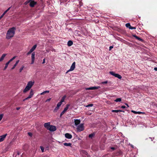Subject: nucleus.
<instances>
[{
  "label": "nucleus",
  "instance_id": "1",
  "mask_svg": "<svg viewBox=\"0 0 157 157\" xmlns=\"http://www.w3.org/2000/svg\"><path fill=\"white\" fill-rule=\"evenodd\" d=\"M16 30V29L15 27H13L9 29L6 34V38L9 39L13 37L15 34Z\"/></svg>",
  "mask_w": 157,
  "mask_h": 157
},
{
  "label": "nucleus",
  "instance_id": "2",
  "mask_svg": "<svg viewBox=\"0 0 157 157\" xmlns=\"http://www.w3.org/2000/svg\"><path fill=\"white\" fill-rule=\"evenodd\" d=\"M109 73L112 75L116 77L117 78L119 79H121L122 78V77L120 75L117 74H116L113 71H110L109 72Z\"/></svg>",
  "mask_w": 157,
  "mask_h": 157
},
{
  "label": "nucleus",
  "instance_id": "3",
  "mask_svg": "<svg viewBox=\"0 0 157 157\" xmlns=\"http://www.w3.org/2000/svg\"><path fill=\"white\" fill-rule=\"evenodd\" d=\"M77 129L78 131L81 132L84 130V126L83 124H81L78 125L77 127Z\"/></svg>",
  "mask_w": 157,
  "mask_h": 157
},
{
  "label": "nucleus",
  "instance_id": "4",
  "mask_svg": "<svg viewBox=\"0 0 157 157\" xmlns=\"http://www.w3.org/2000/svg\"><path fill=\"white\" fill-rule=\"evenodd\" d=\"M75 62H74L72 63L71 66V67L70 69L67 71V73L69 71H73L75 68Z\"/></svg>",
  "mask_w": 157,
  "mask_h": 157
},
{
  "label": "nucleus",
  "instance_id": "5",
  "mask_svg": "<svg viewBox=\"0 0 157 157\" xmlns=\"http://www.w3.org/2000/svg\"><path fill=\"white\" fill-rule=\"evenodd\" d=\"M48 130H49L50 131L53 132L55 131L56 130V128L55 126L51 125Z\"/></svg>",
  "mask_w": 157,
  "mask_h": 157
},
{
  "label": "nucleus",
  "instance_id": "6",
  "mask_svg": "<svg viewBox=\"0 0 157 157\" xmlns=\"http://www.w3.org/2000/svg\"><path fill=\"white\" fill-rule=\"evenodd\" d=\"M34 83V82H32V81H30L28 82L27 85L26 86L30 88L32 87Z\"/></svg>",
  "mask_w": 157,
  "mask_h": 157
},
{
  "label": "nucleus",
  "instance_id": "7",
  "mask_svg": "<svg viewBox=\"0 0 157 157\" xmlns=\"http://www.w3.org/2000/svg\"><path fill=\"white\" fill-rule=\"evenodd\" d=\"M37 4V2L35 1H30L29 6L31 7H33Z\"/></svg>",
  "mask_w": 157,
  "mask_h": 157
},
{
  "label": "nucleus",
  "instance_id": "8",
  "mask_svg": "<svg viewBox=\"0 0 157 157\" xmlns=\"http://www.w3.org/2000/svg\"><path fill=\"white\" fill-rule=\"evenodd\" d=\"M35 53L34 52H33L31 56V59H32V61L31 64H33L35 60Z\"/></svg>",
  "mask_w": 157,
  "mask_h": 157
},
{
  "label": "nucleus",
  "instance_id": "9",
  "mask_svg": "<svg viewBox=\"0 0 157 157\" xmlns=\"http://www.w3.org/2000/svg\"><path fill=\"white\" fill-rule=\"evenodd\" d=\"M100 87L99 86H93L92 87H90L89 88H86V90H93L98 89L100 88Z\"/></svg>",
  "mask_w": 157,
  "mask_h": 157
},
{
  "label": "nucleus",
  "instance_id": "10",
  "mask_svg": "<svg viewBox=\"0 0 157 157\" xmlns=\"http://www.w3.org/2000/svg\"><path fill=\"white\" fill-rule=\"evenodd\" d=\"M50 123L49 122L45 123L44 124V127L47 128L48 130L49 127H50Z\"/></svg>",
  "mask_w": 157,
  "mask_h": 157
},
{
  "label": "nucleus",
  "instance_id": "11",
  "mask_svg": "<svg viewBox=\"0 0 157 157\" xmlns=\"http://www.w3.org/2000/svg\"><path fill=\"white\" fill-rule=\"evenodd\" d=\"M133 36L136 38V39L138 40H139L143 42H144V40L140 38V37H138V36H137L136 35H133Z\"/></svg>",
  "mask_w": 157,
  "mask_h": 157
},
{
  "label": "nucleus",
  "instance_id": "12",
  "mask_svg": "<svg viewBox=\"0 0 157 157\" xmlns=\"http://www.w3.org/2000/svg\"><path fill=\"white\" fill-rule=\"evenodd\" d=\"M133 36L136 38V39L138 40H139L143 42H144V40L140 38V37H138V36H137L136 35H133Z\"/></svg>",
  "mask_w": 157,
  "mask_h": 157
},
{
  "label": "nucleus",
  "instance_id": "13",
  "mask_svg": "<svg viewBox=\"0 0 157 157\" xmlns=\"http://www.w3.org/2000/svg\"><path fill=\"white\" fill-rule=\"evenodd\" d=\"M61 104H62L59 102L58 103L56 107L54 109V111L55 112H56L58 110L59 108V107L60 106Z\"/></svg>",
  "mask_w": 157,
  "mask_h": 157
},
{
  "label": "nucleus",
  "instance_id": "14",
  "mask_svg": "<svg viewBox=\"0 0 157 157\" xmlns=\"http://www.w3.org/2000/svg\"><path fill=\"white\" fill-rule=\"evenodd\" d=\"M65 136L66 138L67 139H70L72 137L71 135L69 134V133H66L65 134Z\"/></svg>",
  "mask_w": 157,
  "mask_h": 157
},
{
  "label": "nucleus",
  "instance_id": "15",
  "mask_svg": "<svg viewBox=\"0 0 157 157\" xmlns=\"http://www.w3.org/2000/svg\"><path fill=\"white\" fill-rule=\"evenodd\" d=\"M7 135V134H5L4 135L2 136H1V138H0V142H2L4 140L5 138L6 137Z\"/></svg>",
  "mask_w": 157,
  "mask_h": 157
},
{
  "label": "nucleus",
  "instance_id": "16",
  "mask_svg": "<svg viewBox=\"0 0 157 157\" xmlns=\"http://www.w3.org/2000/svg\"><path fill=\"white\" fill-rule=\"evenodd\" d=\"M80 153L82 155L83 157L84 156L86 155L88 153L86 151L84 150H81L80 151Z\"/></svg>",
  "mask_w": 157,
  "mask_h": 157
},
{
  "label": "nucleus",
  "instance_id": "17",
  "mask_svg": "<svg viewBox=\"0 0 157 157\" xmlns=\"http://www.w3.org/2000/svg\"><path fill=\"white\" fill-rule=\"evenodd\" d=\"M75 125H77L79 124L80 122V121L78 119H75Z\"/></svg>",
  "mask_w": 157,
  "mask_h": 157
},
{
  "label": "nucleus",
  "instance_id": "18",
  "mask_svg": "<svg viewBox=\"0 0 157 157\" xmlns=\"http://www.w3.org/2000/svg\"><path fill=\"white\" fill-rule=\"evenodd\" d=\"M30 88H29V87H28L27 86H26L25 88V89L23 91V92L24 93H26L27 91H28V90H30Z\"/></svg>",
  "mask_w": 157,
  "mask_h": 157
},
{
  "label": "nucleus",
  "instance_id": "19",
  "mask_svg": "<svg viewBox=\"0 0 157 157\" xmlns=\"http://www.w3.org/2000/svg\"><path fill=\"white\" fill-rule=\"evenodd\" d=\"M132 112L134 113L135 114H144V113L141 112H136L134 110H132Z\"/></svg>",
  "mask_w": 157,
  "mask_h": 157
},
{
  "label": "nucleus",
  "instance_id": "20",
  "mask_svg": "<svg viewBox=\"0 0 157 157\" xmlns=\"http://www.w3.org/2000/svg\"><path fill=\"white\" fill-rule=\"evenodd\" d=\"M6 55V54H3L2 55L0 58V62L2 61L4 59Z\"/></svg>",
  "mask_w": 157,
  "mask_h": 157
},
{
  "label": "nucleus",
  "instance_id": "21",
  "mask_svg": "<svg viewBox=\"0 0 157 157\" xmlns=\"http://www.w3.org/2000/svg\"><path fill=\"white\" fill-rule=\"evenodd\" d=\"M34 94L33 93V89H31L30 92V94L29 95V97H30V98H31L32 96H33V95Z\"/></svg>",
  "mask_w": 157,
  "mask_h": 157
},
{
  "label": "nucleus",
  "instance_id": "22",
  "mask_svg": "<svg viewBox=\"0 0 157 157\" xmlns=\"http://www.w3.org/2000/svg\"><path fill=\"white\" fill-rule=\"evenodd\" d=\"M70 105L68 104L66 105V107L64 108L63 111L65 112L67 111V110L69 108V107L70 106Z\"/></svg>",
  "mask_w": 157,
  "mask_h": 157
},
{
  "label": "nucleus",
  "instance_id": "23",
  "mask_svg": "<svg viewBox=\"0 0 157 157\" xmlns=\"http://www.w3.org/2000/svg\"><path fill=\"white\" fill-rule=\"evenodd\" d=\"M95 133H91L89 135V137L91 139H92L95 136Z\"/></svg>",
  "mask_w": 157,
  "mask_h": 157
},
{
  "label": "nucleus",
  "instance_id": "24",
  "mask_svg": "<svg viewBox=\"0 0 157 157\" xmlns=\"http://www.w3.org/2000/svg\"><path fill=\"white\" fill-rule=\"evenodd\" d=\"M73 44V42L71 40H69L67 42V45L68 46H71Z\"/></svg>",
  "mask_w": 157,
  "mask_h": 157
},
{
  "label": "nucleus",
  "instance_id": "25",
  "mask_svg": "<svg viewBox=\"0 0 157 157\" xmlns=\"http://www.w3.org/2000/svg\"><path fill=\"white\" fill-rule=\"evenodd\" d=\"M66 97V96H63L62 98V99H61V100L60 101V102H59L62 104V103L64 101Z\"/></svg>",
  "mask_w": 157,
  "mask_h": 157
},
{
  "label": "nucleus",
  "instance_id": "26",
  "mask_svg": "<svg viewBox=\"0 0 157 157\" xmlns=\"http://www.w3.org/2000/svg\"><path fill=\"white\" fill-rule=\"evenodd\" d=\"M63 145L66 146H70L71 147V144L70 143H64Z\"/></svg>",
  "mask_w": 157,
  "mask_h": 157
},
{
  "label": "nucleus",
  "instance_id": "27",
  "mask_svg": "<svg viewBox=\"0 0 157 157\" xmlns=\"http://www.w3.org/2000/svg\"><path fill=\"white\" fill-rule=\"evenodd\" d=\"M36 47V45L35 44L32 47L30 50L33 52L35 49Z\"/></svg>",
  "mask_w": 157,
  "mask_h": 157
},
{
  "label": "nucleus",
  "instance_id": "28",
  "mask_svg": "<svg viewBox=\"0 0 157 157\" xmlns=\"http://www.w3.org/2000/svg\"><path fill=\"white\" fill-rule=\"evenodd\" d=\"M9 63H10L9 62H8V61L6 63V64H5V66L4 68V70H5L7 68V67L8 66V65Z\"/></svg>",
  "mask_w": 157,
  "mask_h": 157
},
{
  "label": "nucleus",
  "instance_id": "29",
  "mask_svg": "<svg viewBox=\"0 0 157 157\" xmlns=\"http://www.w3.org/2000/svg\"><path fill=\"white\" fill-rule=\"evenodd\" d=\"M121 98H117L116 100H115V101L116 102H120L121 101Z\"/></svg>",
  "mask_w": 157,
  "mask_h": 157
},
{
  "label": "nucleus",
  "instance_id": "30",
  "mask_svg": "<svg viewBox=\"0 0 157 157\" xmlns=\"http://www.w3.org/2000/svg\"><path fill=\"white\" fill-rule=\"evenodd\" d=\"M125 26L127 27L130 29V28L131 27V25L130 23H128L125 24Z\"/></svg>",
  "mask_w": 157,
  "mask_h": 157
},
{
  "label": "nucleus",
  "instance_id": "31",
  "mask_svg": "<svg viewBox=\"0 0 157 157\" xmlns=\"http://www.w3.org/2000/svg\"><path fill=\"white\" fill-rule=\"evenodd\" d=\"M16 56H14L13 57L12 59H10L9 61H8V62H9L10 63L15 58H16Z\"/></svg>",
  "mask_w": 157,
  "mask_h": 157
},
{
  "label": "nucleus",
  "instance_id": "32",
  "mask_svg": "<svg viewBox=\"0 0 157 157\" xmlns=\"http://www.w3.org/2000/svg\"><path fill=\"white\" fill-rule=\"evenodd\" d=\"M120 112L119 110H112V112L113 113H118V112Z\"/></svg>",
  "mask_w": 157,
  "mask_h": 157
},
{
  "label": "nucleus",
  "instance_id": "33",
  "mask_svg": "<svg viewBox=\"0 0 157 157\" xmlns=\"http://www.w3.org/2000/svg\"><path fill=\"white\" fill-rule=\"evenodd\" d=\"M11 7L9 8L6 10L3 13L4 14H5L10 9Z\"/></svg>",
  "mask_w": 157,
  "mask_h": 157
},
{
  "label": "nucleus",
  "instance_id": "34",
  "mask_svg": "<svg viewBox=\"0 0 157 157\" xmlns=\"http://www.w3.org/2000/svg\"><path fill=\"white\" fill-rule=\"evenodd\" d=\"M65 113V112L63 111L61 113L60 115V117H61L63 115L64 113Z\"/></svg>",
  "mask_w": 157,
  "mask_h": 157
},
{
  "label": "nucleus",
  "instance_id": "35",
  "mask_svg": "<svg viewBox=\"0 0 157 157\" xmlns=\"http://www.w3.org/2000/svg\"><path fill=\"white\" fill-rule=\"evenodd\" d=\"M93 104H89L86 106V107H92L93 106Z\"/></svg>",
  "mask_w": 157,
  "mask_h": 157
},
{
  "label": "nucleus",
  "instance_id": "36",
  "mask_svg": "<svg viewBox=\"0 0 157 157\" xmlns=\"http://www.w3.org/2000/svg\"><path fill=\"white\" fill-rule=\"evenodd\" d=\"M24 67V66H23L21 67V68H20L19 70V71L20 72H21L22 71Z\"/></svg>",
  "mask_w": 157,
  "mask_h": 157
},
{
  "label": "nucleus",
  "instance_id": "37",
  "mask_svg": "<svg viewBox=\"0 0 157 157\" xmlns=\"http://www.w3.org/2000/svg\"><path fill=\"white\" fill-rule=\"evenodd\" d=\"M3 117V114H2L0 115V121L2 119Z\"/></svg>",
  "mask_w": 157,
  "mask_h": 157
},
{
  "label": "nucleus",
  "instance_id": "38",
  "mask_svg": "<svg viewBox=\"0 0 157 157\" xmlns=\"http://www.w3.org/2000/svg\"><path fill=\"white\" fill-rule=\"evenodd\" d=\"M30 1L29 0H28L25 2V5H26L29 3H30Z\"/></svg>",
  "mask_w": 157,
  "mask_h": 157
},
{
  "label": "nucleus",
  "instance_id": "39",
  "mask_svg": "<svg viewBox=\"0 0 157 157\" xmlns=\"http://www.w3.org/2000/svg\"><path fill=\"white\" fill-rule=\"evenodd\" d=\"M40 148L41 150L42 151V152H43L44 151V148L43 147H41V146L40 147Z\"/></svg>",
  "mask_w": 157,
  "mask_h": 157
},
{
  "label": "nucleus",
  "instance_id": "40",
  "mask_svg": "<svg viewBox=\"0 0 157 157\" xmlns=\"http://www.w3.org/2000/svg\"><path fill=\"white\" fill-rule=\"evenodd\" d=\"M108 83V81H105L103 82H101V84H107Z\"/></svg>",
  "mask_w": 157,
  "mask_h": 157
},
{
  "label": "nucleus",
  "instance_id": "41",
  "mask_svg": "<svg viewBox=\"0 0 157 157\" xmlns=\"http://www.w3.org/2000/svg\"><path fill=\"white\" fill-rule=\"evenodd\" d=\"M136 29V27L131 26V27L129 29Z\"/></svg>",
  "mask_w": 157,
  "mask_h": 157
},
{
  "label": "nucleus",
  "instance_id": "42",
  "mask_svg": "<svg viewBox=\"0 0 157 157\" xmlns=\"http://www.w3.org/2000/svg\"><path fill=\"white\" fill-rule=\"evenodd\" d=\"M32 52L30 50V51L27 53V55H28L30 54Z\"/></svg>",
  "mask_w": 157,
  "mask_h": 157
},
{
  "label": "nucleus",
  "instance_id": "43",
  "mask_svg": "<svg viewBox=\"0 0 157 157\" xmlns=\"http://www.w3.org/2000/svg\"><path fill=\"white\" fill-rule=\"evenodd\" d=\"M28 135H29V136H31V137H32V133L31 132H28Z\"/></svg>",
  "mask_w": 157,
  "mask_h": 157
},
{
  "label": "nucleus",
  "instance_id": "44",
  "mask_svg": "<svg viewBox=\"0 0 157 157\" xmlns=\"http://www.w3.org/2000/svg\"><path fill=\"white\" fill-rule=\"evenodd\" d=\"M17 65L16 64H15L14 66H13V67L12 68H11V69L12 70H13V69L15 68V67L17 66Z\"/></svg>",
  "mask_w": 157,
  "mask_h": 157
},
{
  "label": "nucleus",
  "instance_id": "45",
  "mask_svg": "<svg viewBox=\"0 0 157 157\" xmlns=\"http://www.w3.org/2000/svg\"><path fill=\"white\" fill-rule=\"evenodd\" d=\"M83 157H90L89 155L87 153L86 155L84 156Z\"/></svg>",
  "mask_w": 157,
  "mask_h": 157
},
{
  "label": "nucleus",
  "instance_id": "46",
  "mask_svg": "<svg viewBox=\"0 0 157 157\" xmlns=\"http://www.w3.org/2000/svg\"><path fill=\"white\" fill-rule=\"evenodd\" d=\"M121 108H122L123 109H125V108H127V107L125 106H122L121 107Z\"/></svg>",
  "mask_w": 157,
  "mask_h": 157
},
{
  "label": "nucleus",
  "instance_id": "47",
  "mask_svg": "<svg viewBox=\"0 0 157 157\" xmlns=\"http://www.w3.org/2000/svg\"><path fill=\"white\" fill-rule=\"evenodd\" d=\"M113 48V46H110L109 47V50L110 51Z\"/></svg>",
  "mask_w": 157,
  "mask_h": 157
},
{
  "label": "nucleus",
  "instance_id": "48",
  "mask_svg": "<svg viewBox=\"0 0 157 157\" xmlns=\"http://www.w3.org/2000/svg\"><path fill=\"white\" fill-rule=\"evenodd\" d=\"M112 150L114 151L115 149V148L114 147H112L110 148Z\"/></svg>",
  "mask_w": 157,
  "mask_h": 157
},
{
  "label": "nucleus",
  "instance_id": "49",
  "mask_svg": "<svg viewBox=\"0 0 157 157\" xmlns=\"http://www.w3.org/2000/svg\"><path fill=\"white\" fill-rule=\"evenodd\" d=\"M49 90H46V91H44V94L46 93H49Z\"/></svg>",
  "mask_w": 157,
  "mask_h": 157
},
{
  "label": "nucleus",
  "instance_id": "50",
  "mask_svg": "<svg viewBox=\"0 0 157 157\" xmlns=\"http://www.w3.org/2000/svg\"><path fill=\"white\" fill-rule=\"evenodd\" d=\"M5 14H4V13H3V14L1 15V16L0 17V19H1L5 15Z\"/></svg>",
  "mask_w": 157,
  "mask_h": 157
},
{
  "label": "nucleus",
  "instance_id": "51",
  "mask_svg": "<svg viewBox=\"0 0 157 157\" xmlns=\"http://www.w3.org/2000/svg\"><path fill=\"white\" fill-rule=\"evenodd\" d=\"M30 98H30V97H29V96L28 97H27V98H25V100H28V99Z\"/></svg>",
  "mask_w": 157,
  "mask_h": 157
},
{
  "label": "nucleus",
  "instance_id": "52",
  "mask_svg": "<svg viewBox=\"0 0 157 157\" xmlns=\"http://www.w3.org/2000/svg\"><path fill=\"white\" fill-rule=\"evenodd\" d=\"M45 58L43 59L42 63L44 64L45 63Z\"/></svg>",
  "mask_w": 157,
  "mask_h": 157
},
{
  "label": "nucleus",
  "instance_id": "53",
  "mask_svg": "<svg viewBox=\"0 0 157 157\" xmlns=\"http://www.w3.org/2000/svg\"><path fill=\"white\" fill-rule=\"evenodd\" d=\"M19 60H17L16 62V63L15 64H17H17H18V63L19 62Z\"/></svg>",
  "mask_w": 157,
  "mask_h": 157
},
{
  "label": "nucleus",
  "instance_id": "54",
  "mask_svg": "<svg viewBox=\"0 0 157 157\" xmlns=\"http://www.w3.org/2000/svg\"><path fill=\"white\" fill-rule=\"evenodd\" d=\"M51 100V98H49L47 100H46V101H50Z\"/></svg>",
  "mask_w": 157,
  "mask_h": 157
},
{
  "label": "nucleus",
  "instance_id": "55",
  "mask_svg": "<svg viewBox=\"0 0 157 157\" xmlns=\"http://www.w3.org/2000/svg\"><path fill=\"white\" fill-rule=\"evenodd\" d=\"M125 105L127 106V108L129 107L127 103H125Z\"/></svg>",
  "mask_w": 157,
  "mask_h": 157
},
{
  "label": "nucleus",
  "instance_id": "56",
  "mask_svg": "<svg viewBox=\"0 0 157 157\" xmlns=\"http://www.w3.org/2000/svg\"><path fill=\"white\" fill-rule=\"evenodd\" d=\"M154 70H155V71H157V67H155L154 68Z\"/></svg>",
  "mask_w": 157,
  "mask_h": 157
},
{
  "label": "nucleus",
  "instance_id": "57",
  "mask_svg": "<svg viewBox=\"0 0 157 157\" xmlns=\"http://www.w3.org/2000/svg\"><path fill=\"white\" fill-rule=\"evenodd\" d=\"M20 109V107H17L16 108V109L17 110H19Z\"/></svg>",
  "mask_w": 157,
  "mask_h": 157
},
{
  "label": "nucleus",
  "instance_id": "58",
  "mask_svg": "<svg viewBox=\"0 0 157 157\" xmlns=\"http://www.w3.org/2000/svg\"><path fill=\"white\" fill-rule=\"evenodd\" d=\"M44 94V92H43L42 93H41L40 94H41V95H43V94Z\"/></svg>",
  "mask_w": 157,
  "mask_h": 157
},
{
  "label": "nucleus",
  "instance_id": "59",
  "mask_svg": "<svg viewBox=\"0 0 157 157\" xmlns=\"http://www.w3.org/2000/svg\"><path fill=\"white\" fill-rule=\"evenodd\" d=\"M119 111L120 112H124V111L121 110H119Z\"/></svg>",
  "mask_w": 157,
  "mask_h": 157
},
{
  "label": "nucleus",
  "instance_id": "60",
  "mask_svg": "<svg viewBox=\"0 0 157 157\" xmlns=\"http://www.w3.org/2000/svg\"><path fill=\"white\" fill-rule=\"evenodd\" d=\"M30 1H34V0H29Z\"/></svg>",
  "mask_w": 157,
  "mask_h": 157
},
{
  "label": "nucleus",
  "instance_id": "61",
  "mask_svg": "<svg viewBox=\"0 0 157 157\" xmlns=\"http://www.w3.org/2000/svg\"><path fill=\"white\" fill-rule=\"evenodd\" d=\"M26 100H25V99H24L23 100V101H26Z\"/></svg>",
  "mask_w": 157,
  "mask_h": 157
}]
</instances>
